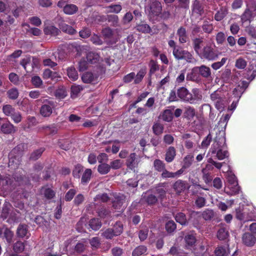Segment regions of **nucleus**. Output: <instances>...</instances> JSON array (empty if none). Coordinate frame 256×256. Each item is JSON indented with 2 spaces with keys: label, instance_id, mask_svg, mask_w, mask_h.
Wrapping results in <instances>:
<instances>
[{
  "label": "nucleus",
  "instance_id": "nucleus-42",
  "mask_svg": "<svg viewBox=\"0 0 256 256\" xmlns=\"http://www.w3.org/2000/svg\"><path fill=\"white\" fill-rule=\"evenodd\" d=\"M176 154V152L175 148L172 146H170L166 151V160H173Z\"/></svg>",
  "mask_w": 256,
  "mask_h": 256
},
{
  "label": "nucleus",
  "instance_id": "nucleus-2",
  "mask_svg": "<svg viewBox=\"0 0 256 256\" xmlns=\"http://www.w3.org/2000/svg\"><path fill=\"white\" fill-rule=\"evenodd\" d=\"M210 98L218 110L221 112L224 110L226 102L221 91L218 90L212 92L210 94Z\"/></svg>",
  "mask_w": 256,
  "mask_h": 256
},
{
  "label": "nucleus",
  "instance_id": "nucleus-64",
  "mask_svg": "<svg viewBox=\"0 0 256 256\" xmlns=\"http://www.w3.org/2000/svg\"><path fill=\"white\" fill-rule=\"evenodd\" d=\"M166 228L168 232H172L176 230V224L172 220L168 221L166 224Z\"/></svg>",
  "mask_w": 256,
  "mask_h": 256
},
{
  "label": "nucleus",
  "instance_id": "nucleus-32",
  "mask_svg": "<svg viewBox=\"0 0 256 256\" xmlns=\"http://www.w3.org/2000/svg\"><path fill=\"white\" fill-rule=\"evenodd\" d=\"M228 14V8L226 7H222L217 12L214 16V19L216 21L222 20Z\"/></svg>",
  "mask_w": 256,
  "mask_h": 256
},
{
  "label": "nucleus",
  "instance_id": "nucleus-18",
  "mask_svg": "<svg viewBox=\"0 0 256 256\" xmlns=\"http://www.w3.org/2000/svg\"><path fill=\"white\" fill-rule=\"evenodd\" d=\"M182 138L184 142V146L188 149L192 148L194 146V143L192 142V136L188 133L184 134L182 136Z\"/></svg>",
  "mask_w": 256,
  "mask_h": 256
},
{
  "label": "nucleus",
  "instance_id": "nucleus-26",
  "mask_svg": "<svg viewBox=\"0 0 256 256\" xmlns=\"http://www.w3.org/2000/svg\"><path fill=\"white\" fill-rule=\"evenodd\" d=\"M201 214L199 212H192L190 214L189 220L192 223L194 226L198 227L200 219Z\"/></svg>",
  "mask_w": 256,
  "mask_h": 256
},
{
  "label": "nucleus",
  "instance_id": "nucleus-7",
  "mask_svg": "<svg viewBox=\"0 0 256 256\" xmlns=\"http://www.w3.org/2000/svg\"><path fill=\"white\" fill-rule=\"evenodd\" d=\"M248 84L249 83L245 80L240 82L238 86L234 89L233 94L239 99L245 90L248 87Z\"/></svg>",
  "mask_w": 256,
  "mask_h": 256
},
{
  "label": "nucleus",
  "instance_id": "nucleus-48",
  "mask_svg": "<svg viewBox=\"0 0 256 256\" xmlns=\"http://www.w3.org/2000/svg\"><path fill=\"white\" fill-rule=\"evenodd\" d=\"M201 216L206 220H210L214 216V212L210 209H206L201 214Z\"/></svg>",
  "mask_w": 256,
  "mask_h": 256
},
{
  "label": "nucleus",
  "instance_id": "nucleus-50",
  "mask_svg": "<svg viewBox=\"0 0 256 256\" xmlns=\"http://www.w3.org/2000/svg\"><path fill=\"white\" fill-rule=\"evenodd\" d=\"M154 133L156 135H160L162 134L164 130L162 124L160 123H155L152 126Z\"/></svg>",
  "mask_w": 256,
  "mask_h": 256
},
{
  "label": "nucleus",
  "instance_id": "nucleus-27",
  "mask_svg": "<svg viewBox=\"0 0 256 256\" xmlns=\"http://www.w3.org/2000/svg\"><path fill=\"white\" fill-rule=\"evenodd\" d=\"M184 172L182 168L180 169L175 172H169L166 170H164L162 173V176L165 178H177L180 176Z\"/></svg>",
  "mask_w": 256,
  "mask_h": 256
},
{
  "label": "nucleus",
  "instance_id": "nucleus-34",
  "mask_svg": "<svg viewBox=\"0 0 256 256\" xmlns=\"http://www.w3.org/2000/svg\"><path fill=\"white\" fill-rule=\"evenodd\" d=\"M146 73V68H141L137 73L136 75L135 74L134 82L135 84H138L141 82L144 77Z\"/></svg>",
  "mask_w": 256,
  "mask_h": 256
},
{
  "label": "nucleus",
  "instance_id": "nucleus-11",
  "mask_svg": "<svg viewBox=\"0 0 256 256\" xmlns=\"http://www.w3.org/2000/svg\"><path fill=\"white\" fill-rule=\"evenodd\" d=\"M53 104L52 102L43 104L40 108V114L44 117H49L52 112Z\"/></svg>",
  "mask_w": 256,
  "mask_h": 256
},
{
  "label": "nucleus",
  "instance_id": "nucleus-52",
  "mask_svg": "<svg viewBox=\"0 0 256 256\" xmlns=\"http://www.w3.org/2000/svg\"><path fill=\"white\" fill-rule=\"evenodd\" d=\"M247 64L246 62L242 58H240L236 60L235 66L238 69H244Z\"/></svg>",
  "mask_w": 256,
  "mask_h": 256
},
{
  "label": "nucleus",
  "instance_id": "nucleus-44",
  "mask_svg": "<svg viewBox=\"0 0 256 256\" xmlns=\"http://www.w3.org/2000/svg\"><path fill=\"white\" fill-rule=\"evenodd\" d=\"M110 168V166L108 164L106 163H102L98 166V170L100 174H107L109 172Z\"/></svg>",
  "mask_w": 256,
  "mask_h": 256
},
{
  "label": "nucleus",
  "instance_id": "nucleus-4",
  "mask_svg": "<svg viewBox=\"0 0 256 256\" xmlns=\"http://www.w3.org/2000/svg\"><path fill=\"white\" fill-rule=\"evenodd\" d=\"M172 54L174 58L178 60H185L188 62H192L193 58L192 54L190 52L184 50L180 46L174 48Z\"/></svg>",
  "mask_w": 256,
  "mask_h": 256
},
{
  "label": "nucleus",
  "instance_id": "nucleus-41",
  "mask_svg": "<svg viewBox=\"0 0 256 256\" xmlns=\"http://www.w3.org/2000/svg\"><path fill=\"white\" fill-rule=\"evenodd\" d=\"M44 128L46 134L52 136L56 134L58 130V128L55 124L45 126Z\"/></svg>",
  "mask_w": 256,
  "mask_h": 256
},
{
  "label": "nucleus",
  "instance_id": "nucleus-20",
  "mask_svg": "<svg viewBox=\"0 0 256 256\" xmlns=\"http://www.w3.org/2000/svg\"><path fill=\"white\" fill-rule=\"evenodd\" d=\"M177 94L181 100L188 102L190 92H188L186 88L184 87L180 88L178 90Z\"/></svg>",
  "mask_w": 256,
  "mask_h": 256
},
{
  "label": "nucleus",
  "instance_id": "nucleus-16",
  "mask_svg": "<svg viewBox=\"0 0 256 256\" xmlns=\"http://www.w3.org/2000/svg\"><path fill=\"white\" fill-rule=\"evenodd\" d=\"M200 76L206 78H212V73L210 68L205 65H202L200 66H196Z\"/></svg>",
  "mask_w": 256,
  "mask_h": 256
},
{
  "label": "nucleus",
  "instance_id": "nucleus-62",
  "mask_svg": "<svg viewBox=\"0 0 256 256\" xmlns=\"http://www.w3.org/2000/svg\"><path fill=\"white\" fill-rule=\"evenodd\" d=\"M10 116L14 122L16 124L20 122L22 119V115L18 112L14 111Z\"/></svg>",
  "mask_w": 256,
  "mask_h": 256
},
{
  "label": "nucleus",
  "instance_id": "nucleus-21",
  "mask_svg": "<svg viewBox=\"0 0 256 256\" xmlns=\"http://www.w3.org/2000/svg\"><path fill=\"white\" fill-rule=\"evenodd\" d=\"M86 58L88 62L92 64H96L100 60V55L97 53L91 52L87 54Z\"/></svg>",
  "mask_w": 256,
  "mask_h": 256
},
{
  "label": "nucleus",
  "instance_id": "nucleus-13",
  "mask_svg": "<svg viewBox=\"0 0 256 256\" xmlns=\"http://www.w3.org/2000/svg\"><path fill=\"white\" fill-rule=\"evenodd\" d=\"M240 190V188L238 184H227L224 188L225 192L230 196H234L238 194Z\"/></svg>",
  "mask_w": 256,
  "mask_h": 256
},
{
  "label": "nucleus",
  "instance_id": "nucleus-37",
  "mask_svg": "<svg viewBox=\"0 0 256 256\" xmlns=\"http://www.w3.org/2000/svg\"><path fill=\"white\" fill-rule=\"evenodd\" d=\"M83 89L80 85H72L71 87V97L72 98H76Z\"/></svg>",
  "mask_w": 256,
  "mask_h": 256
},
{
  "label": "nucleus",
  "instance_id": "nucleus-61",
  "mask_svg": "<svg viewBox=\"0 0 256 256\" xmlns=\"http://www.w3.org/2000/svg\"><path fill=\"white\" fill-rule=\"evenodd\" d=\"M10 204L8 202H5L2 212V216L4 218L8 216Z\"/></svg>",
  "mask_w": 256,
  "mask_h": 256
},
{
  "label": "nucleus",
  "instance_id": "nucleus-6",
  "mask_svg": "<svg viewBox=\"0 0 256 256\" xmlns=\"http://www.w3.org/2000/svg\"><path fill=\"white\" fill-rule=\"evenodd\" d=\"M202 96L201 91L198 88H194L190 96L188 97V102L192 104H196L202 100Z\"/></svg>",
  "mask_w": 256,
  "mask_h": 256
},
{
  "label": "nucleus",
  "instance_id": "nucleus-12",
  "mask_svg": "<svg viewBox=\"0 0 256 256\" xmlns=\"http://www.w3.org/2000/svg\"><path fill=\"white\" fill-rule=\"evenodd\" d=\"M44 33L46 35L56 36L60 33V30L52 24H48L44 28Z\"/></svg>",
  "mask_w": 256,
  "mask_h": 256
},
{
  "label": "nucleus",
  "instance_id": "nucleus-10",
  "mask_svg": "<svg viewBox=\"0 0 256 256\" xmlns=\"http://www.w3.org/2000/svg\"><path fill=\"white\" fill-rule=\"evenodd\" d=\"M186 80L196 82L200 81V77L196 66L190 72L188 73Z\"/></svg>",
  "mask_w": 256,
  "mask_h": 256
},
{
  "label": "nucleus",
  "instance_id": "nucleus-31",
  "mask_svg": "<svg viewBox=\"0 0 256 256\" xmlns=\"http://www.w3.org/2000/svg\"><path fill=\"white\" fill-rule=\"evenodd\" d=\"M67 75L72 81H75L78 78V73L74 66H70L67 68Z\"/></svg>",
  "mask_w": 256,
  "mask_h": 256
},
{
  "label": "nucleus",
  "instance_id": "nucleus-51",
  "mask_svg": "<svg viewBox=\"0 0 256 256\" xmlns=\"http://www.w3.org/2000/svg\"><path fill=\"white\" fill-rule=\"evenodd\" d=\"M146 251V246H141L136 248L132 252L133 256H140L145 253Z\"/></svg>",
  "mask_w": 256,
  "mask_h": 256
},
{
  "label": "nucleus",
  "instance_id": "nucleus-25",
  "mask_svg": "<svg viewBox=\"0 0 256 256\" xmlns=\"http://www.w3.org/2000/svg\"><path fill=\"white\" fill-rule=\"evenodd\" d=\"M16 234L20 238L28 237V226L26 224H20L17 228Z\"/></svg>",
  "mask_w": 256,
  "mask_h": 256
},
{
  "label": "nucleus",
  "instance_id": "nucleus-19",
  "mask_svg": "<svg viewBox=\"0 0 256 256\" xmlns=\"http://www.w3.org/2000/svg\"><path fill=\"white\" fill-rule=\"evenodd\" d=\"M174 108H168L166 109L162 113L160 114L162 119L166 122H170L172 120L173 118V110Z\"/></svg>",
  "mask_w": 256,
  "mask_h": 256
},
{
  "label": "nucleus",
  "instance_id": "nucleus-17",
  "mask_svg": "<svg viewBox=\"0 0 256 256\" xmlns=\"http://www.w3.org/2000/svg\"><path fill=\"white\" fill-rule=\"evenodd\" d=\"M186 188H189L188 184L182 180H177L174 184V188L177 194L181 193Z\"/></svg>",
  "mask_w": 256,
  "mask_h": 256
},
{
  "label": "nucleus",
  "instance_id": "nucleus-60",
  "mask_svg": "<svg viewBox=\"0 0 256 256\" xmlns=\"http://www.w3.org/2000/svg\"><path fill=\"white\" fill-rule=\"evenodd\" d=\"M44 150L41 148L34 152L30 155V160H36L38 159Z\"/></svg>",
  "mask_w": 256,
  "mask_h": 256
},
{
  "label": "nucleus",
  "instance_id": "nucleus-40",
  "mask_svg": "<svg viewBox=\"0 0 256 256\" xmlns=\"http://www.w3.org/2000/svg\"><path fill=\"white\" fill-rule=\"evenodd\" d=\"M214 166L217 168H222V170L223 172H227L228 174H230V172H230V166L229 165L227 164L226 162H224L222 163H214Z\"/></svg>",
  "mask_w": 256,
  "mask_h": 256
},
{
  "label": "nucleus",
  "instance_id": "nucleus-35",
  "mask_svg": "<svg viewBox=\"0 0 256 256\" xmlns=\"http://www.w3.org/2000/svg\"><path fill=\"white\" fill-rule=\"evenodd\" d=\"M92 174V172L90 169H86L82 175L81 182L84 184L88 182L90 180Z\"/></svg>",
  "mask_w": 256,
  "mask_h": 256
},
{
  "label": "nucleus",
  "instance_id": "nucleus-57",
  "mask_svg": "<svg viewBox=\"0 0 256 256\" xmlns=\"http://www.w3.org/2000/svg\"><path fill=\"white\" fill-rule=\"evenodd\" d=\"M13 249L16 252H22L24 249V243L20 241H18L14 244Z\"/></svg>",
  "mask_w": 256,
  "mask_h": 256
},
{
  "label": "nucleus",
  "instance_id": "nucleus-30",
  "mask_svg": "<svg viewBox=\"0 0 256 256\" xmlns=\"http://www.w3.org/2000/svg\"><path fill=\"white\" fill-rule=\"evenodd\" d=\"M214 253L216 256H227L229 250L226 246H220L215 250Z\"/></svg>",
  "mask_w": 256,
  "mask_h": 256
},
{
  "label": "nucleus",
  "instance_id": "nucleus-5",
  "mask_svg": "<svg viewBox=\"0 0 256 256\" xmlns=\"http://www.w3.org/2000/svg\"><path fill=\"white\" fill-rule=\"evenodd\" d=\"M112 206L116 210H122L126 206V196L123 194L116 195L112 202Z\"/></svg>",
  "mask_w": 256,
  "mask_h": 256
},
{
  "label": "nucleus",
  "instance_id": "nucleus-28",
  "mask_svg": "<svg viewBox=\"0 0 256 256\" xmlns=\"http://www.w3.org/2000/svg\"><path fill=\"white\" fill-rule=\"evenodd\" d=\"M177 34L179 37V41L180 43H185L188 40V36L186 34V29L183 27H180L177 32Z\"/></svg>",
  "mask_w": 256,
  "mask_h": 256
},
{
  "label": "nucleus",
  "instance_id": "nucleus-14",
  "mask_svg": "<svg viewBox=\"0 0 256 256\" xmlns=\"http://www.w3.org/2000/svg\"><path fill=\"white\" fill-rule=\"evenodd\" d=\"M82 81L86 84H90L95 82L98 80V76L91 72H86L82 76Z\"/></svg>",
  "mask_w": 256,
  "mask_h": 256
},
{
  "label": "nucleus",
  "instance_id": "nucleus-15",
  "mask_svg": "<svg viewBox=\"0 0 256 256\" xmlns=\"http://www.w3.org/2000/svg\"><path fill=\"white\" fill-rule=\"evenodd\" d=\"M0 129L3 133L6 134L14 133L16 131L15 126L9 121L2 124Z\"/></svg>",
  "mask_w": 256,
  "mask_h": 256
},
{
  "label": "nucleus",
  "instance_id": "nucleus-43",
  "mask_svg": "<svg viewBox=\"0 0 256 256\" xmlns=\"http://www.w3.org/2000/svg\"><path fill=\"white\" fill-rule=\"evenodd\" d=\"M175 219L178 222L182 225H185L187 223L186 215L182 212L177 214L175 216Z\"/></svg>",
  "mask_w": 256,
  "mask_h": 256
},
{
  "label": "nucleus",
  "instance_id": "nucleus-22",
  "mask_svg": "<svg viewBox=\"0 0 256 256\" xmlns=\"http://www.w3.org/2000/svg\"><path fill=\"white\" fill-rule=\"evenodd\" d=\"M106 12L118 14L122 10V6L120 4H111L105 8Z\"/></svg>",
  "mask_w": 256,
  "mask_h": 256
},
{
  "label": "nucleus",
  "instance_id": "nucleus-38",
  "mask_svg": "<svg viewBox=\"0 0 256 256\" xmlns=\"http://www.w3.org/2000/svg\"><path fill=\"white\" fill-rule=\"evenodd\" d=\"M186 247L190 248L196 242V238L192 234H188L185 236Z\"/></svg>",
  "mask_w": 256,
  "mask_h": 256
},
{
  "label": "nucleus",
  "instance_id": "nucleus-23",
  "mask_svg": "<svg viewBox=\"0 0 256 256\" xmlns=\"http://www.w3.org/2000/svg\"><path fill=\"white\" fill-rule=\"evenodd\" d=\"M58 26L62 32L66 33L74 34L76 32V30L72 26L63 22L58 24Z\"/></svg>",
  "mask_w": 256,
  "mask_h": 256
},
{
  "label": "nucleus",
  "instance_id": "nucleus-29",
  "mask_svg": "<svg viewBox=\"0 0 256 256\" xmlns=\"http://www.w3.org/2000/svg\"><path fill=\"white\" fill-rule=\"evenodd\" d=\"M78 10V6L74 4H68L64 10V12L66 14L72 15Z\"/></svg>",
  "mask_w": 256,
  "mask_h": 256
},
{
  "label": "nucleus",
  "instance_id": "nucleus-53",
  "mask_svg": "<svg viewBox=\"0 0 256 256\" xmlns=\"http://www.w3.org/2000/svg\"><path fill=\"white\" fill-rule=\"evenodd\" d=\"M2 111L5 115L10 116L15 110L11 105L6 104L3 106Z\"/></svg>",
  "mask_w": 256,
  "mask_h": 256
},
{
  "label": "nucleus",
  "instance_id": "nucleus-63",
  "mask_svg": "<svg viewBox=\"0 0 256 256\" xmlns=\"http://www.w3.org/2000/svg\"><path fill=\"white\" fill-rule=\"evenodd\" d=\"M216 156L219 160H222L225 158H228L229 156V154L227 150H218Z\"/></svg>",
  "mask_w": 256,
  "mask_h": 256
},
{
  "label": "nucleus",
  "instance_id": "nucleus-8",
  "mask_svg": "<svg viewBox=\"0 0 256 256\" xmlns=\"http://www.w3.org/2000/svg\"><path fill=\"white\" fill-rule=\"evenodd\" d=\"M256 242V238L250 232L244 234L242 236V243L247 246H253Z\"/></svg>",
  "mask_w": 256,
  "mask_h": 256
},
{
  "label": "nucleus",
  "instance_id": "nucleus-59",
  "mask_svg": "<svg viewBox=\"0 0 256 256\" xmlns=\"http://www.w3.org/2000/svg\"><path fill=\"white\" fill-rule=\"evenodd\" d=\"M88 62L86 61L85 59L81 60L78 63V70L80 72H83L86 70L88 68Z\"/></svg>",
  "mask_w": 256,
  "mask_h": 256
},
{
  "label": "nucleus",
  "instance_id": "nucleus-45",
  "mask_svg": "<svg viewBox=\"0 0 256 256\" xmlns=\"http://www.w3.org/2000/svg\"><path fill=\"white\" fill-rule=\"evenodd\" d=\"M89 225L92 230H96L101 227L102 224L98 219L93 218L90 220Z\"/></svg>",
  "mask_w": 256,
  "mask_h": 256
},
{
  "label": "nucleus",
  "instance_id": "nucleus-47",
  "mask_svg": "<svg viewBox=\"0 0 256 256\" xmlns=\"http://www.w3.org/2000/svg\"><path fill=\"white\" fill-rule=\"evenodd\" d=\"M144 198L148 204H150L156 203L157 201L156 197L152 194H150L148 192L145 194Z\"/></svg>",
  "mask_w": 256,
  "mask_h": 256
},
{
  "label": "nucleus",
  "instance_id": "nucleus-3",
  "mask_svg": "<svg viewBox=\"0 0 256 256\" xmlns=\"http://www.w3.org/2000/svg\"><path fill=\"white\" fill-rule=\"evenodd\" d=\"M28 149L26 144L22 143L14 148L8 154L9 160H19Z\"/></svg>",
  "mask_w": 256,
  "mask_h": 256
},
{
  "label": "nucleus",
  "instance_id": "nucleus-36",
  "mask_svg": "<svg viewBox=\"0 0 256 256\" xmlns=\"http://www.w3.org/2000/svg\"><path fill=\"white\" fill-rule=\"evenodd\" d=\"M212 21L210 19L208 20H205L202 26L203 30L206 33L210 34L214 30V26L210 22Z\"/></svg>",
  "mask_w": 256,
  "mask_h": 256
},
{
  "label": "nucleus",
  "instance_id": "nucleus-56",
  "mask_svg": "<svg viewBox=\"0 0 256 256\" xmlns=\"http://www.w3.org/2000/svg\"><path fill=\"white\" fill-rule=\"evenodd\" d=\"M227 60V58H223L220 62H217L213 63L211 66L214 70H218L222 67Z\"/></svg>",
  "mask_w": 256,
  "mask_h": 256
},
{
  "label": "nucleus",
  "instance_id": "nucleus-9",
  "mask_svg": "<svg viewBox=\"0 0 256 256\" xmlns=\"http://www.w3.org/2000/svg\"><path fill=\"white\" fill-rule=\"evenodd\" d=\"M192 46L196 54L198 55L202 50L204 44V38L202 37L194 38L192 40Z\"/></svg>",
  "mask_w": 256,
  "mask_h": 256
},
{
  "label": "nucleus",
  "instance_id": "nucleus-33",
  "mask_svg": "<svg viewBox=\"0 0 256 256\" xmlns=\"http://www.w3.org/2000/svg\"><path fill=\"white\" fill-rule=\"evenodd\" d=\"M228 236V228L226 226H222L218 230L217 233L218 238L220 240H224Z\"/></svg>",
  "mask_w": 256,
  "mask_h": 256
},
{
  "label": "nucleus",
  "instance_id": "nucleus-1",
  "mask_svg": "<svg viewBox=\"0 0 256 256\" xmlns=\"http://www.w3.org/2000/svg\"><path fill=\"white\" fill-rule=\"evenodd\" d=\"M218 52L216 49L215 46L208 44L202 48V50L198 56L202 59L214 60L218 58Z\"/></svg>",
  "mask_w": 256,
  "mask_h": 256
},
{
  "label": "nucleus",
  "instance_id": "nucleus-55",
  "mask_svg": "<svg viewBox=\"0 0 256 256\" xmlns=\"http://www.w3.org/2000/svg\"><path fill=\"white\" fill-rule=\"evenodd\" d=\"M58 76V74L56 72H52L49 69L46 70L44 72V77L45 78L54 79L56 77L60 78Z\"/></svg>",
  "mask_w": 256,
  "mask_h": 256
},
{
  "label": "nucleus",
  "instance_id": "nucleus-39",
  "mask_svg": "<svg viewBox=\"0 0 256 256\" xmlns=\"http://www.w3.org/2000/svg\"><path fill=\"white\" fill-rule=\"evenodd\" d=\"M253 13L250 8H247L242 14L241 20L242 22L250 20L254 17Z\"/></svg>",
  "mask_w": 256,
  "mask_h": 256
},
{
  "label": "nucleus",
  "instance_id": "nucleus-54",
  "mask_svg": "<svg viewBox=\"0 0 256 256\" xmlns=\"http://www.w3.org/2000/svg\"><path fill=\"white\" fill-rule=\"evenodd\" d=\"M212 140V136L209 134L202 141L201 143V148H207L210 144Z\"/></svg>",
  "mask_w": 256,
  "mask_h": 256
},
{
  "label": "nucleus",
  "instance_id": "nucleus-49",
  "mask_svg": "<svg viewBox=\"0 0 256 256\" xmlns=\"http://www.w3.org/2000/svg\"><path fill=\"white\" fill-rule=\"evenodd\" d=\"M136 29L138 31L142 32L143 33H149L150 31V26L145 24H138L136 26Z\"/></svg>",
  "mask_w": 256,
  "mask_h": 256
},
{
  "label": "nucleus",
  "instance_id": "nucleus-46",
  "mask_svg": "<svg viewBox=\"0 0 256 256\" xmlns=\"http://www.w3.org/2000/svg\"><path fill=\"white\" fill-rule=\"evenodd\" d=\"M41 192L43 194L44 196L48 199H51L55 194L54 192L52 190L46 188H43L42 189Z\"/></svg>",
  "mask_w": 256,
  "mask_h": 256
},
{
  "label": "nucleus",
  "instance_id": "nucleus-24",
  "mask_svg": "<svg viewBox=\"0 0 256 256\" xmlns=\"http://www.w3.org/2000/svg\"><path fill=\"white\" fill-rule=\"evenodd\" d=\"M150 10L152 14L158 15L160 13L162 10V4L160 2L156 0L153 2L150 6Z\"/></svg>",
  "mask_w": 256,
  "mask_h": 256
},
{
  "label": "nucleus",
  "instance_id": "nucleus-58",
  "mask_svg": "<svg viewBox=\"0 0 256 256\" xmlns=\"http://www.w3.org/2000/svg\"><path fill=\"white\" fill-rule=\"evenodd\" d=\"M8 96L12 100H16L18 96V92L16 88H12L8 90Z\"/></svg>",
  "mask_w": 256,
  "mask_h": 256
}]
</instances>
